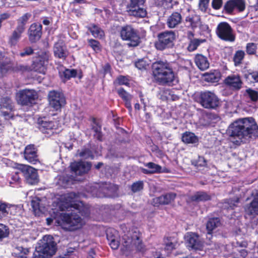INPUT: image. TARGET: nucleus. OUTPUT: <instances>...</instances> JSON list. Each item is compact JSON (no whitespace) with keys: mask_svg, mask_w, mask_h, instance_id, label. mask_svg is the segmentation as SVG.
<instances>
[{"mask_svg":"<svg viewBox=\"0 0 258 258\" xmlns=\"http://www.w3.org/2000/svg\"><path fill=\"white\" fill-rule=\"evenodd\" d=\"M231 141L236 144L245 142L258 137V125L252 117L236 120L227 131Z\"/></svg>","mask_w":258,"mask_h":258,"instance_id":"f257e3e1","label":"nucleus"},{"mask_svg":"<svg viewBox=\"0 0 258 258\" xmlns=\"http://www.w3.org/2000/svg\"><path fill=\"white\" fill-rule=\"evenodd\" d=\"M153 75L159 84L171 86L176 76L171 64L167 61H158L152 64Z\"/></svg>","mask_w":258,"mask_h":258,"instance_id":"f03ea898","label":"nucleus"},{"mask_svg":"<svg viewBox=\"0 0 258 258\" xmlns=\"http://www.w3.org/2000/svg\"><path fill=\"white\" fill-rule=\"evenodd\" d=\"M56 243L50 235H45L38 243L33 258H51L56 251Z\"/></svg>","mask_w":258,"mask_h":258,"instance_id":"7ed1b4c3","label":"nucleus"},{"mask_svg":"<svg viewBox=\"0 0 258 258\" xmlns=\"http://www.w3.org/2000/svg\"><path fill=\"white\" fill-rule=\"evenodd\" d=\"M122 245L123 251L134 249L142 251L144 249V245L140 239V234L137 232L129 231L124 234L122 238Z\"/></svg>","mask_w":258,"mask_h":258,"instance_id":"20e7f679","label":"nucleus"},{"mask_svg":"<svg viewBox=\"0 0 258 258\" xmlns=\"http://www.w3.org/2000/svg\"><path fill=\"white\" fill-rule=\"evenodd\" d=\"M61 218L63 228L71 231L80 228L85 223L83 219L75 212L62 214Z\"/></svg>","mask_w":258,"mask_h":258,"instance_id":"39448f33","label":"nucleus"},{"mask_svg":"<svg viewBox=\"0 0 258 258\" xmlns=\"http://www.w3.org/2000/svg\"><path fill=\"white\" fill-rule=\"evenodd\" d=\"M120 34L122 40L128 41V46L136 47L140 43V37L137 30L131 25L122 27Z\"/></svg>","mask_w":258,"mask_h":258,"instance_id":"423d86ee","label":"nucleus"},{"mask_svg":"<svg viewBox=\"0 0 258 258\" xmlns=\"http://www.w3.org/2000/svg\"><path fill=\"white\" fill-rule=\"evenodd\" d=\"M158 40L155 43L156 48L160 50L169 48L173 45L176 35L172 31H166L158 35Z\"/></svg>","mask_w":258,"mask_h":258,"instance_id":"0eeeda50","label":"nucleus"},{"mask_svg":"<svg viewBox=\"0 0 258 258\" xmlns=\"http://www.w3.org/2000/svg\"><path fill=\"white\" fill-rule=\"evenodd\" d=\"M200 103L205 108L215 109L219 106L217 96L211 91H204L200 94Z\"/></svg>","mask_w":258,"mask_h":258,"instance_id":"6e6552de","label":"nucleus"},{"mask_svg":"<svg viewBox=\"0 0 258 258\" xmlns=\"http://www.w3.org/2000/svg\"><path fill=\"white\" fill-rule=\"evenodd\" d=\"M146 0H130L128 6V13L130 15L138 18H144L147 16V12L143 7Z\"/></svg>","mask_w":258,"mask_h":258,"instance_id":"1a4fd4ad","label":"nucleus"},{"mask_svg":"<svg viewBox=\"0 0 258 258\" xmlns=\"http://www.w3.org/2000/svg\"><path fill=\"white\" fill-rule=\"evenodd\" d=\"M216 33L218 36L223 40L229 42H233L235 40V37L233 30L229 24L226 22H221L218 24Z\"/></svg>","mask_w":258,"mask_h":258,"instance_id":"9d476101","label":"nucleus"},{"mask_svg":"<svg viewBox=\"0 0 258 258\" xmlns=\"http://www.w3.org/2000/svg\"><path fill=\"white\" fill-rule=\"evenodd\" d=\"M49 59V54L47 52H43L35 57L31 68L33 71L40 74H44L46 70Z\"/></svg>","mask_w":258,"mask_h":258,"instance_id":"9b49d317","label":"nucleus"},{"mask_svg":"<svg viewBox=\"0 0 258 258\" xmlns=\"http://www.w3.org/2000/svg\"><path fill=\"white\" fill-rule=\"evenodd\" d=\"M48 98L50 106L58 110L66 104L64 95L60 92L52 90L49 92Z\"/></svg>","mask_w":258,"mask_h":258,"instance_id":"f8f14e48","label":"nucleus"},{"mask_svg":"<svg viewBox=\"0 0 258 258\" xmlns=\"http://www.w3.org/2000/svg\"><path fill=\"white\" fill-rule=\"evenodd\" d=\"M37 98V93L34 90L24 89L19 91L17 95L18 102L22 105L31 104Z\"/></svg>","mask_w":258,"mask_h":258,"instance_id":"ddd939ff","label":"nucleus"},{"mask_svg":"<svg viewBox=\"0 0 258 258\" xmlns=\"http://www.w3.org/2000/svg\"><path fill=\"white\" fill-rule=\"evenodd\" d=\"M19 169L23 173L28 183L35 184L38 182V175L35 168L27 165H20Z\"/></svg>","mask_w":258,"mask_h":258,"instance_id":"4468645a","label":"nucleus"},{"mask_svg":"<svg viewBox=\"0 0 258 258\" xmlns=\"http://www.w3.org/2000/svg\"><path fill=\"white\" fill-rule=\"evenodd\" d=\"M245 9V2L244 0H229L224 6V10L229 14H233L235 12H242Z\"/></svg>","mask_w":258,"mask_h":258,"instance_id":"2eb2a0df","label":"nucleus"},{"mask_svg":"<svg viewBox=\"0 0 258 258\" xmlns=\"http://www.w3.org/2000/svg\"><path fill=\"white\" fill-rule=\"evenodd\" d=\"M187 246L196 250H201L204 246V242L200 236L192 232H188L185 235Z\"/></svg>","mask_w":258,"mask_h":258,"instance_id":"dca6fc26","label":"nucleus"},{"mask_svg":"<svg viewBox=\"0 0 258 258\" xmlns=\"http://www.w3.org/2000/svg\"><path fill=\"white\" fill-rule=\"evenodd\" d=\"M60 209L63 211L70 207L76 206L75 203L78 201V195L74 192L64 194L60 198Z\"/></svg>","mask_w":258,"mask_h":258,"instance_id":"f3484780","label":"nucleus"},{"mask_svg":"<svg viewBox=\"0 0 258 258\" xmlns=\"http://www.w3.org/2000/svg\"><path fill=\"white\" fill-rule=\"evenodd\" d=\"M70 167L72 171L76 175H82L87 173L91 168V164L87 162H74Z\"/></svg>","mask_w":258,"mask_h":258,"instance_id":"a211bd4d","label":"nucleus"},{"mask_svg":"<svg viewBox=\"0 0 258 258\" xmlns=\"http://www.w3.org/2000/svg\"><path fill=\"white\" fill-rule=\"evenodd\" d=\"M42 34V25L39 23L32 24L28 30L29 40L35 42L40 38Z\"/></svg>","mask_w":258,"mask_h":258,"instance_id":"6ab92c4d","label":"nucleus"},{"mask_svg":"<svg viewBox=\"0 0 258 258\" xmlns=\"http://www.w3.org/2000/svg\"><path fill=\"white\" fill-rule=\"evenodd\" d=\"M246 216H255L258 215V193L254 195L252 201L244 206Z\"/></svg>","mask_w":258,"mask_h":258,"instance_id":"aec40b11","label":"nucleus"},{"mask_svg":"<svg viewBox=\"0 0 258 258\" xmlns=\"http://www.w3.org/2000/svg\"><path fill=\"white\" fill-rule=\"evenodd\" d=\"M225 84L234 90H239L242 85V82L239 75L232 74L227 77L224 80Z\"/></svg>","mask_w":258,"mask_h":258,"instance_id":"412c9836","label":"nucleus"},{"mask_svg":"<svg viewBox=\"0 0 258 258\" xmlns=\"http://www.w3.org/2000/svg\"><path fill=\"white\" fill-rule=\"evenodd\" d=\"M53 53L56 57L65 59L68 55L66 46L62 40L56 42L53 46Z\"/></svg>","mask_w":258,"mask_h":258,"instance_id":"4be33fe9","label":"nucleus"},{"mask_svg":"<svg viewBox=\"0 0 258 258\" xmlns=\"http://www.w3.org/2000/svg\"><path fill=\"white\" fill-rule=\"evenodd\" d=\"M24 155V158L30 163L36 164L38 161L37 150L34 145H29L26 146Z\"/></svg>","mask_w":258,"mask_h":258,"instance_id":"5701e85b","label":"nucleus"},{"mask_svg":"<svg viewBox=\"0 0 258 258\" xmlns=\"http://www.w3.org/2000/svg\"><path fill=\"white\" fill-rule=\"evenodd\" d=\"M107 239L111 247L116 249L119 246L118 235L117 231L113 229H108L106 231Z\"/></svg>","mask_w":258,"mask_h":258,"instance_id":"b1692460","label":"nucleus"},{"mask_svg":"<svg viewBox=\"0 0 258 258\" xmlns=\"http://www.w3.org/2000/svg\"><path fill=\"white\" fill-rule=\"evenodd\" d=\"M175 196L176 195L174 193H169L154 198L153 203L154 206H157L159 205H167L174 200Z\"/></svg>","mask_w":258,"mask_h":258,"instance_id":"393cba45","label":"nucleus"},{"mask_svg":"<svg viewBox=\"0 0 258 258\" xmlns=\"http://www.w3.org/2000/svg\"><path fill=\"white\" fill-rule=\"evenodd\" d=\"M182 18L178 12H173L167 18L166 24L170 28H175L182 22Z\"/></svg>","mask_w":258,"mask_h":258,"instance_id":"a878e982","label":"nucleus"},{"mask_svg":"<svg viewBox=\"0 0 258 258\" xmlns=\"http://www.w3.org/2000/svg\"><path fill=\"white\" fill-rule=\"evenodd\" d=\"M195 62L198 68L202 71L206 70L209 67L207 57L201 54H197L195 56Z\"/></svg>","mask_w":258,"mask_h":258,"instance_id":"bb28decb","label":"nucleus"},{"mask_svg":"<svg viewBox=\"0 0 258 258\" xmlns=\"http://www.w3.org/2000/svg\"><path fill=\"white\" fill-rule=\"evenodd\" d=\"M39 129L44 133L49 134V131L55 129L57 127L56 122L55 121L42 120L39 121Z\"/></svg>","mask_w":258,"mask_h":258,"instance_id":"cd10ccee","label":"nucleus"},{"mask_svg":"<svg viewBox=\"0 0 258 258\" xmlns=\"http://www.w3.org/2000/svg\"><path fill=\"white\" fill-rule=\"evenodd\" d=\"M185 22L188 27L196 28L201 24L200 16L195 14H190L185 18Z\"/></svg>","mask_w":258,"mask_h":258,"instance_id":"c85d7f7f","label":"nucleus"},{"mask_svg":"<svg viewBox=\"0 0 258 258\" xmlns=\"http://www.w3.org/2000/svg\"><path fill=\"white\" fill-rule=\"evenodd\" d=\"M182 141L185 144H197L199 138L193 133L186 132L182 134Z\"/></svg>","mask_w":258,"mask_h":258,"instance_id":"c756f323","label":"nucleus"},{"mask_svg":"<svg viewBox=\"0 0 258 258\" xmlns=\"http://www.w3.org/2000/svg\"><path fill=\"white\" fill-rule=\"evenodd\" d=\"M78 74V71L75 69H66L60 72L59 75L63 82L69 80L71 78H75Z\"/></svg>","mask_w":258,"mask_h":258,"instance_id":"7c9ffc66","label":"nucleus"},{"mask_svg":"<svg viewBox=\"0 0 258 258\" xmlns=\"http://www.w3.org/2000/svg\"><path fill=\"white\" fill-rule=\"evenodd\" d=\"M221 78L220 73L218 71L207 73L204 75L205 80L208 82L217 83Z\"/></svg>","mask_w":258,"mask_h":258,"instance_id":"2f4dec72","label":"nucleus"},{"mask_svg":"<svg viewBox=\"0 0 258 258\" xmlns=\"http://www.w3.org/2000/svg\"><path fill=\"white\" fill-rule=\"evenodd\" d=\"M221 224L220 221L218 218L210 219L207 223L206 227L208 234L211 235V232Z\"/></svg>","mask_w":258,"mask_h":258,"instance_id":"473e14b6","label":"nucleus"},{"mask_svg":"<svg viewBox=\"0 0 258 258\" xmlns=\"http://www.w3.org/2000/svg\"><path fill=\"white\" fill-rule=\"evenodd\" d=\"M92 35L95 38H102L104 36V31L98 26L92 24L88 27Z\"/></svg>","mask_w":258,"mask_h":258,"instance_id":"72a5a7b5","label":"nucleus"},{"mask_svg":"<svg viewBox=\"0 0 258 258\" xmlns=\"http://www.w3.org/2000/svg\"><path fill=\"white\" fill-rule=\"evenodd\" d=\"M164 244L165 245V249L169 251L175 249L179 245L177 239L174 237H169L165 239Z\"/></svg>","mask_w":258,"mask_h":258,"instance_id":"f704fd0d","label":"nucleus"},{"mask_svg":"<svg viewBox=\"0 0 258 258\" xmlns=\"http://www.w3.org/2000/svg\"><path fill=\"white\" fill-rule=\"evenodd\" d=\"M145 166L147 167L150 170L147 169L144 170V172L145 173H160L163 172L162 170V167L160 165L156 164L153 162H149L147 163Z\"/></svg>","mask_w":258,"mask_h":258,"instance_id":"c9c22d12","label":"nucleus"},{"mask_svg":"<svg viewBox=\"0 0 258 258\" xmlns=\"http://www.w3.org/2000/svg\"><path fill=\"white\" fill-rule=\"evenodd\" d=\"M194 201L200 202L206 201L210 200V196L204 192H197L191 197Z\"/></svg>","mask_w":258,"mask_h":258,"instance_id":"e433bc0d","label":"nucleus"},{"mask_svg":"<svg viewBox=\"0 0 258 258\" xmlns=\"http://www.w3.org/2000/svg\"><path fill=\"white\" fill-rule=\"evenodd\" d=\"M245 55L244 51L241 50L235 52L233 56V61L235 66H238L242 63Z\"/></svg>","mask_w":258,"mask_h":258,"instance_id":"4c0bfd02","label":"nucleus"},{"mask_svg":"<svg viewBox=\"0 0 258 258\" xmlns=\"http://www.w3.org/2000/svg\"><path fill=\"white\" fill-rule=\"evenodd\" d=\"M245 95L252 102H256L258 100V92L256 90L248 88L245 90Z\"/></svg>","mask_w":258,"mask_h":258,"instance_id":"58836bf2","label":"nucleus"},{"mask_svg":"<svg viewBox=\"0 0 258 258\" xmlns=\"http://www.w3.org/2000/svg\"><path fill=\"white\" fill-rule=\"evenodd\" d=\"M1 108H5L10 110L13 109V103L11 99L8 97L3 98L0 101Z\"/></svg>","mask_w":258,"mask_h":258,"instance_id":"ea45409f","label":"nucleus"},{"mask_svg":"<svg viewBox=\"0 0 258 258\" xmlns=\"http://www.w3.org/2000/svg\"><path fill=\"white\" fill-rule=\"evenodd\" d=\"M11 207L0 202V219L6 217L10 212Z\"/></svg>","mask_w":258,"mask_h":258,"instance_id":"a19ab883","label":"nucleus"},{"mask_svg":"<svg viewBox=\"0 0 258 258\" xmlns=\"http://www.w3.org/2000/svg\"><path fill=\"white\" fill-rule=\"evenodd\" d=\"M31 206L35 211L37 210H39L40 211H43L41 201L38 198L35 197L32 200Z\"/></svg>","mask_w":258,"mask_h":258,"instance_id":"79ce46f5","label":"nucleus"},{"mask_svg":"<svg viewBox=\"0 0 258 258\" xmlns=\"http://www.w3.org/2000/svg\"><path fill=\"white\" fill-rule=\"evenodd\" d=\"M202 40L198 39H194L191 40L188 45V50L189 51H192L195 50L199 45L203 42Z\"/></svg>","mask_w":258,"mask_h":258,"instance_id":"37998d69","label":"nucleus"},{"mask_svg":"<svg viewBox=\"0 0 258 258\" xmlns=\"http://www.w3.org/2000/svg\"><path fill=\"white\" fill-rule=\"evenodd\" d=\"M257 49L256 44L254 43H248L246 46V51L249 55L254 54Z\"/></svg>","mask_w":258,"mask_h":258,"instance_id":"c03bdc74","label":"nucleus"},{"mask_svg":"<svg viewBox=\"0 0 258 258\" xmlns=\"http://www.w3.org/2000/svg\"><path fill=\"white\" fill-rule=\"evenodd\" d=\"M117 91L119 96L121 97L124 101L129 100L131 99V96L128 93H127L123 88H119Z\"/></svg>","mask_w":258,"mask_h":258,"instance_id":"a18cd8bd","label":"nucleus"},{"mask_svg":"<svg viewBox=\"0 0 258 258\" xmlns=\"http://www.w3.org/2000/svg\"><path fill=\"white\" fill-rule=\"evenodd\" d=\"M21 35L17 34L16 32H13L10 38L9 43L11 45H15L21 38Z\"/></svg>","mask_w":258,"mask_h":258,"instance_id":"49530a36","label":"nucleus"},{"mask_svg":"<svg viewBox=\"0 0 258 258\" xmlns=\"http://www.w3.org/2000/svg\"><path fill=\"white\" fill-rule=\"evenodd\" d=\"M79 155L80 157L84 159L93 158V156L92 154V152L89 149H85L83 150L79 153Z\"/></svg>","mask_w":258,"mask_h":258,"instance_id":"de8ad7c7","label":"nucleus"},{"mask_svg":"<svg viewBox=\"0 0 258 258\" xmlns=\"http://www.w3.org/2000/svg\"><path fill=\"white\" fill-rule=\"evenodd\" d=\"M144 184L142 181H139L134 183L132 185V190L134 192L140 191L143 188Z\"/></svg>","mask_w":258,"mask_h":258,"instance_id":"09e8293b","label":"nucleus"},{"mask_svg":"<svg viewBox=\"0 0 258 258\" xmlns=\"http://www.w3.org/2000/svg\"><path fill=\"white\" fill-rule=\"evenodd\" d=\"M92 130L94 132V137L98 140H101L102 134L101 132V127L97 124H96L95 125L93 126Z\"/></svg>","mask_w":258,"mask_h":258,"instance_id":"8fccbe9b","label":"nucleus"},{"mask_svg":"<svg viewBox=\"0 0 258 258\" xmlns=\"http://www.w3.org/2000/svg\"><path fill=\"white\" fill-rule=\"evenodd\" d=\"M89 45L92 48V49L95 51H99L100 49V44L98 41L94 39H89L88 40Z\"/></svg>","mask_w":258,"mask_h":258,"instance_id":"3c124183","label":"nucleus"},{"mask_svg":"<svg viewBox=\"0 0 258 258\" xmlns=\"http://www.w3.org/2000/svg\"><path fill=\"white\" fill-rule=\"evenodd\" d=\"M148 66V62L144 59H139L135 62V66L139 70L145 69Z\"/></svg>","mask_w":258,"mask_h":258,"instance_id":"603ef678","label":"nucleus"},{"mask_svg":"<svg viewBox=\"0 0 258 258\" xmlns=\"http://www.w3.org/2000/svg\"><path fill=\"white\" fill-rule=\"evenodd\" d=\"M239 202L238 198H235L233 200H229L225 203L224 206L225 208L233 209L234 207L236 206V204Z\"/></svg>","mask_w":258,"mask_h":258,"instance_id":"864d4df0","label":"nucleus"},{"mask_svg":"<svg viewBox=\"0 0 258 258\" xmlns=\"http://www.w3.org/2000/svg\"><path fill=\"white\" fill-rule=\"evenodd\" d=\"M8 234V228L5 225L0 224V239L7 237Z\"/></svg>","mask_w":258,"mask_h":258,"instance_id":"5fc2aeb1","label":"nucleus"},{"mask_svg":"<svg viewBox=\"0 0 258 258\" xmlns=\"http://www.w3.org/2000/svg\"><path fill=\"white\" fill-rule=\"evenodd\" d=\"M210 0H200L199 7L201 11L205 12L208 8Z\"/></svg>","mask_w":258,"mask_h":258,"instance_id":"6e6d98bb","label":"nucleus"},{"mask_svg":"<svg viewBox=\"0 0 258 258\" xmlns=\"http://www.w3.org/2000/svg\"><path fill=\"white\" fill-rule=\"evenodd\" d=\"M11 69V66L8 64H2L0 63V76L6 74Z\"/></svg>","mask_w":258,"mask_h":258,"instance_id":"4d7b16f0","label":"nucleus"},{"mask_svg":"<svg viewBox=\"0 0 258 258\" xmlns=\"http://www.w3.org/2000/svg\"><path fill=\"white\" fill-rule=\"evenodd\" d=\"M33 53V49L31 47H26L20 53L22 57L29 56Z\"/></svg>","mask_w":258,"mask_h":258,"instance_id":"13d9d810","label":"nucleus"},{"mask_svg":"<svg viewBox=\"0 0 258 258\" xmlns=\"http://www.w3.org/2000/svg\"><path fill=\"white\" fill-rule=\"evenodd\" d=\"M116 81L120 85H127L129 84L128 79L126 77L122 76L118 77Z\"/></svg>","mask_w":258,"mask_h":258,"instance_id":"bf43d9fd","label":"nucleus"},{"mask_svg":"<svg viewBox=\"0 0 258 258\" xmlns=\"http://www.w3.org/2000/svg\"><path fill=\"white\" fill-rule=\"evenodd\" d=\"M212 7L215 10H219L223 4L222 0H212Z\"/></svg>","mask_w":258,"mask_h":258,"instance_id":"052dcab7","label":"nucleus"},{"mask_svg":"<svg viewBox=\"0 0 258 258\" xmlns=\"http://www.w3.org/2000/svg\"><path fill=\"white\" fill-rule=\"evenodd\" d=\"M25 29V27L24 23H19L16 30L14 32H16L17 34L21 35L22 33L24 31Z\"/></svg>","mask_w":258,"mask_h":258,"instance_id":"680f3d73","label":"nucleus"},{"mask_svg":"<svg viewBox=\"0 0 258 258\" xmlns=\"http://www.w3.org/2000/svg\"><path fill=\"white\" fill-rule=\"evenodd\" d=\"M206 165V162L203 157H199L198 160L196 162L195 165L197 167H203Z\"/></svg>","mask_w":258,"mask_h":258,"instance_id":"e2e57ef3","label":"nucleus"},{"mask_svg":"<svg viewBox=\"0 0 258 258\" xmlns=\"http://www.w3.org/2000/svg\"><path fill=\"white\" fill-rule=\"evenodd\" d=\"M251 79H252V82L254 83L258 82V68L257 70L254 71L249 74Z\"/></svg>","mask_w":258,"mask_h":258,"instance_id":"0e129e2a","label":"nucleus"},{"mask_svg":"<svg viewBox=\"0 0 258 258\" xmlns=\"http://www.w3.org/2000/svg\"><path fill=\"white\" fill-rule=\"evenodd\" d=\"M30 16H31L30 14H25L19 19V23H24V26H25L26 22L29 19V18L30 17Z\"/></svg>","mask_w":258,"mask_h":258,"instance_id":"69168bd1","label":"nucleus"},{"mask_svg":"<svg viewBox=\"0 0 258 258\" xmlns=\"http://www.w3.org/2000/svg\"><path fill=\"white\" fill-rule=\"evenodd\" d=\"M104 73L107 74L109 73L110 71V66L108 64H106L103 67Z\"/></svg>","mask_w":258,"mask_h":258,"instance_id":"338daca9","label":"nucleus"},{"mask_svg":"<svg viewBox=\"0 0 258 258\" xmlns=\"http://www.w3.org/2000/svg\"><path fill=\"white\" fill-rule=\"evenodd\" d=\"M236 243H237V245L240 247H246L247 245V243L246 241H241V242L237 241L236 242Z\"/></svg>","mask_w":258,"mask_h":258,"instance_id":"774afa93","label":"nucleus"}]
</instances>
